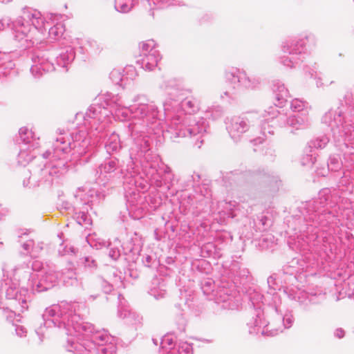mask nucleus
Wrapping results in <instances>:
<instances>
[{"label": "nucleus", "mask_w": 354, "mask_h": 354, "mask_svg": "<svg viewBox=\"0 0 354 354\" xmlns=\"http://www.w3.org/2000/svg\"><path fill=\"white\" fill-rule=\"evenodd\" d=\"M44 19L40 12L32 9H24L21 16L12 22L11 29L16 45L26 49L35 45L41 44L37 36L44 28Z\"/></svg>", "instance_id": "1"}, {"label": "nucleus", "mask_w": 354, "mask_h": 354, "mask_svg": "<svg viewBox=\"0 0 354 354\" xmlns=\"http://www.w3.org/2000/svg\"><path fill=\"white\" fill-rule=\"evenodd\" d=\"M306 38L293 39L285 42L282 50L288 55L284 57L282 64L285 66H294L301 64L306 53Z\"/></svg>", "instance_id": "2"}, {"label": "nucleus", "mask_w": 354, "mask_h": 354, "mask_svg": "<svg viewBox=\"0 0 354 354\" xmlns=\"http://www.w3.org/2000/svg\"><path fill=\"white\" fill-rule=\"evenodd\" d=\"M161 59L158 50H152L151 53L140 55L136 60V64L142 66H158Z\"/></svg>", "instance_id": "3"}, {"label": "nucleus", "mask_w": 354, "mask_h": 354, "mask_svg": "<svg viewBox=\"0 0 354 354\" xmlns=\"http://www.w3.org/2000/svg\"><path fill=\"white\" fill-rule=\"evenodd\" d=\"M75 59V51L71 46H68L65 52L59 54L57 57V64L59 66H67L71 64Z\"/></svg>", "instance_id": "4"}, {"label": "nucleus", "mask_w": 354, "mask_h": 354, "mask_svg": "<svg viewBox=\"0 0 354 354\" xmlns=\"http://www.w3.org/2000/svg\"><path fill=\"white\" fill-rule=\"evenodd\" d=\"M136 3L135 0H115L114 8L118 12L126 14L133 8Z\"/></svg>", "instance_id": "5"}, {"label": "nucleus", "mask_w": 354, "mask_h": 354, "mask_svg": "<svg viewBox=\"0 0 354 354\" xmlns=\"http://www.w3.org/2000/svg\"><path fill=\"white\" fill-rule=\"evenodd\" d=\"M65 28L63 24L57 23L48 30L49 39L50 41L59 40L63 35Z\"/></svg>", "instance_id": "6"}, {"label": "nucleus", "mask_w": 354, "mask_h": 354, "mask_svg": "<svg viewBox=\"0 0 354 354\" xmlns=\"http://www.w3.org/2000/svg\"><path fill=\"white\" fill-rule=\"evenodd\" d=\"M151 2H153L157 8H160L167 6L180 5L181 0H148L149 5H151Z\"/></svg>", "instance_id": "7"}, {"label": "nucleus", "mask_w": 354, "mask_h": 354, "mask_svg": "<svg viewBox=\"0 0 354 354\" xmlns=\"http://www.w3.org/2000/svg\"><path fill=\"white\" fill-rule=\"evenodd\" d=\"M156 46V43L153 39L147 40L145 41L142 42L140 44V48L142 52V54L149 53L152 52V50H156L155 49Z\"/></svg>", "instance_id": "8"}, {"label": "nucleus", "mask_w": 354, "mask_h": 354, "mask_svg": "<svg viewBox=\"0 0 354 354\" xmlns=\"http://www.w3.org/2000/svg\"><path fill=\"white\" fill-rule=\"evenodd\" d=\"M13 57L12 54H3L1 57L3 62L0 64V66H3L7 64H11V58Z\"/></svg>", "instance_id": "9"}, {"label": "nucleus", "mask_w": 354, "mask_h": 354, "mask_svg": "<svg viewBox=\"0 0 354 354\" xmlns=\"http://www.w3.org/2000/svg\"><path fill=\"white\" fill-rule=\"evenodd\" d=\"M32 61L34 62V64H32L31 66L32 67L38 66V65H43V64H44V60L42 59L41 61L39 57V56H37V57H32Z\"/></svg>", "instance_id": "10"}, {"label": "nucleus", "mask_w": 354, "mask_h": 354, "mask_svg": "<svg viewBox=\"0 0 354 354\" xmlns=\"http://www.w3.org/2000/svg\"><path fill=\"white\" fill-rule=\"evenodd\" d=\"M10 0H0V2L1 3H6L8 2Z\"/></svg>", "instance_id": "11"}, {"label": "nucleus", "mask_w": 354, "mask_h": 354, "mask_svg": "<svg viewBox=\"0 0 354 354\" xmlns=\"http://www.w3.org/2000/svg\"><path fill=\"white\" fill-rule=\"evenodd\" d=\"M3 28V23L0 21V30H1Z\"/></svg>", "instance_id": "12"}]
</instances>
